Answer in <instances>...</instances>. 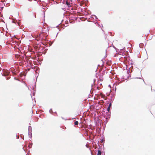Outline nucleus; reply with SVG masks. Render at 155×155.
Instances as JSON below:
<instances>
[{
    "label": "nucleus",
    "mask_w": 155,
    "mask_h": 155,
    "mask_svg": "<svg viewBox=\"0 0 155 155\" xmlns=\"http://www.w3.org/2000/svg\"><path fill=\"white\" fill-rule=\"evenodd\" d=\"M78 121H76L74 123V124L75 125H78Z\"/></svg>",
    "instance_id": "obj_7"
},
{
    "label": "nucleus",
    "mask_w": 155,
    "mask_h": 155,
    "mask_svg": "<svg viewBox=\"0 0 155 155\" xmlns=\"http://www.w3.org/2000/svg\"><path fill=\"white\" fill-rule=\"evenodd\" d=\"M65 23H66V24H67V23H68V21H65Z\"/></svg>",
    "instance_id": "obj_9"
},
{
    "label": "nucleus",
    "mask_w": 155,
    "mask_h": 155,
    "mask_svg": "<svg viewBox=\"0 0 155 155\" xmlns=\"http://www.w3.org/2000/svg\"><path fill=\"white\" fill-rule=\"evenodd\" d=\"M10 70H11V71H13L14 70V69L13 68H12V69H11Z\"/></svg>",
    "instance_id": "obj_8"
},
{
    "label": "nucleus",
    "mask_w": 155,
    "mask_h": 155,
    "mask_svg": "<svg viewBox=\"0 0 155 155\" xmlns=\"http://www.w3.org/2000/svg\"><path fill=\"white\" fill-rule=\"evenodd\" d=\"M2 70V68H0V71H1Z\"/></svg>",
    "instance_id": "obj_11"
},
{
    "label": "nucleus",
    "mask_w": 155,
    "mask_h": 155,
    "mask_svg": "<svg viewBox=\"0 0 155 155\" xmlns=\"http://www.w3.org/2000/svg\"><path fill=\"white\" fill-rule=\"evenodd\" d=\"M111 105H112V103H110L109 104V105L108 107H107V110L108 111V112H109V111H110V107H111Z\"/></svg>",
    "instance_id": "obj_3"
},
{
    "label": "nucleus",
    "mask_w": 155,
    "mask_h": 155,
    "mask_svg": "<svg viewBox=\"0 0 155 155\" xmlns=\"http://www.w3.org/2000/svg\"><path fill=\"white\" fill-rule=\"evenodd\" d=\"M66 5H67L68 6V7H69L70 6V2H68V1H66Z\"/></svg>",
    "instance_id": "obj_6"
},
{
    "label": "nucleus",
    "mask_w": 155,
    "mask_h": 155,
    "mask_svg": "<svg viewBox=\"0 0 155 155\" xmlns=\"http://www.w3.org/2000/svg\"><path fill=\"white\" fill-rule=\"evenodd\" d=\"M100 95H101V97H102L104 98V100H106V98L105 97V95H104L103 94H102V93H101L100 94Z\"/></svg>",
    "instance_id": "obj_4"
},
{
    "label": "nucleus",
    "mask_w": 155,
    "mask_h": 155,
    "mask_svg": "<svg viewBox=\"0 0 155 155\" xmlns=\"http://www.w3.org/2000/svg\"><path fill=\"white\" fill-rule=\"evenodd\" d=\"M3 71L4 76L8 75L10 73L9 72L8 70L5 69L3 70Z\"/></svg>",
    "instance_id": "obj_2"
},
{
    "label": "nucleus",
    "mask_w": 155,
    "mask_h": 155,
    "mask_svg": "<svg viewBox=\"0 0 155 155\" xmlns=\"http://www.w3.org/2000/svg\"><path fill=\"white\" fill-rule=\"evenodd\" d=\"M101 151L100 150H98L97 155H101Z\"/></svg>",
    "instance_id": "obj_5"
},
{
    "label": "nucleus",
    "mask_w": 155,
    "mask_h": 155,
    "mask_svg": "<svg viewBox=\"0 0 155 155\" xmlns=\"http://www.w3.org/2000/svg\"><path fill=\"white\" fill-rule=\"evenodd\" d=\"M12 73L14 74L15 75L16 74L15 72H12Z\"/></svg>",
    "instance_id": "obj_10"
},
{
    "label": "nucleus",
    "mask_w": 155,
    "mask_h": 155,
    "mask_svg": "<svg viewBox=\"0 0 155 155\" xmlns=\"http://www.w3.org/2000/svg\"><path fill=\"white\" fill-rule=\"evenodd\" d=\"M143 81V80L141 78H135L133 80V81L137 84H139Z\"/></svg>",
    "instance_id": "obj_1"
}]
</instances>
